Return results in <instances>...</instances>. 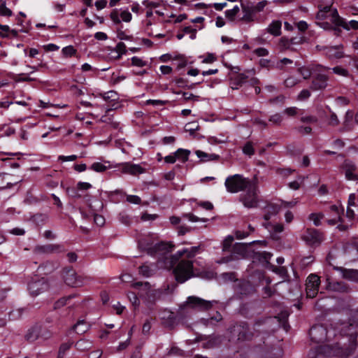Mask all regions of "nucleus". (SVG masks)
<instances>
[{
    "label": "nucleus",
    "mask_w": 358,
    "mask_h": 358,
    "mask_svg": "<svg viewBox=\"0 0 358 358\" xmlns=\"http://www.w3.org/2000/svg\"><path fill=\"white\" fill-rule=\"evenodd\" d=\"M198 250V247L185 248L179 250L173 255V261H179L173 268V274L178 282L183 283L194 275L192 259L195 257Z\"/></svg>",
    "instance_id": "obj_1"
},
{
    "label": "nucleus",
    "mask_w": 358,
    "mask_h": 358,
    "mask_svg": "<svg viewBox=\"0 0 358 358\" xmlns=\"http://www.w3.org/2000/svg\"><path fill=\"white\" fill-rule=\"evenodd\" d=\"M341 17L336 8L331 7V5L319 6V11L317 14V24L324 29H330L332 25L338 27Z\"/></svg>",
    "instance_id": "obj_2"
},
{
    "label": "nucleus",
    "mask_w": 358,
    "mask_h": 358,
    "mask_svg": "<svg viewBox=\"0 0 358 358\" xmlns=\"http://www.w3.org/2000/svg\"><path fill=\"white\" fill-rule=\"evenodd\" d=\"M350 352L343 348L336 347L331 348L329 345H320L314 350H311L309 356L311 358H329L331 356L335 355L342 358L348 357Z\"/></svg>",
    "instance_id": "obj_3"
},
{
    "label": "nucleus",
    "mask_w": 358,
    "mask_h": 358,
    "mask_svg": "<svg viewBox=\"0 0 358 358\" xmlns=\"http://www.w3.org/2000/svg\"><path fill=\"white\" fill-rule=\"evenodd\" d=\"M252 180L243 177L240 174L228 176L224 182V186L228 192L235 194L245 190L250 185Z\"/></svg>",
    "instance_id": "obj_4"
},
{
    "label": "nucleus",
    "mask_w": 358,
    "mask_h": 358,
    "mask_svg": "<svg viewBox=\"0 0 358 358\" xmlns=\"http://www.w3.org/2000/svg\"><path fill=\"white\" fill-rule=\"evenodd\" d=\"M245 192L240 196V201L246 208H255L258 203V185L256 178H254L248 187L245 189Z\"/></svg>",
    "instance_id": "obj_5"
},
{
    "label": "nucleus",
    "mask_w": 358,
    "mask_h": 358,
    "mask_svg": "<svg viewBox=\"0 0 358 358\" xmlns=\"http://www.w3.org/2000/svg\"><path fill=\"white\" fill-rule=\"evenodd\" d=\"M48 282L43 278L32 279L28 284L29 292L33 296H38L41 293L48 290Z\"/></svg>",
    "instance_id": "obj_6"
},
{
    "label": "nucleus",
    "mask_w": 358,
    "mask_h": 358,
    "mask_svg": "<svg viewBox=\"0 0 358 358\" xmlns=\"http://www.w3.org/2000/svg\"><path fill=\"white\" fill-rule=\"evenodd\" d=\"M247 245L238 243H236L231 249L230 257H223L219 263H227L231 260L244 258L247 255Z\"/></svg>",
    "instance_id": "obj_7"
},
{
    "label": "nucleus",
    "mask_w": 358,
    "mask_h": 358,
    "mask_svg": "<svg viewBox=\"0 0 358 358\" xmlns=\"http://www.w3.org/2000/svg\"><path fill=\"white\" fill-rule=\"evenodd\" d=\"M330 333V331H327L324 327L317 325L310 329L309 334L313 341L317 343H323L328 340V334Z\"/></svg>",
    "instance_id": "obj_8"
},
{
    "label": "nucleus",
    "mask_w": 358,
    "mask_h": 358,
    "mask_svg": "<svg viewBox=\"0 0 358 358\" xmlns=\"http://www.w3.org/2000/svg\"><path fill=\"white\" fill-rule=\"evenodd\" d=\"M320 283V277L315 274L308 275L306 283V291L307 296L314 298L318 293L319 285Z\"/></svg>",
    "instance_id": "obj_9"
},
{
    "label": "nucleus",
    "mask_w": 358,
    "mask_h": 358,
    "mask_svg": "<svg viewBox=\"0 0 358 358\" xmlns=\"http://www.w3.org/2000/svg\"><path fill=\"white\" fill-rule=\"evenodd\" d=\"M65 282L71 287H80L84 285L85 279L82 275H78L73 269H69L64 275Z\"/></svg>",
    "instance_id": "obj_10"
},
{
    "label": "nucleus",
    "mask_w": 358,
    "mask_h": 358,
    "mask_svg": "<svg viewBox=\"0 0 358 358\" xmlns=\"http://www.w3.org/2000/svg\"><path fill=\"white\" fill-rule=\"evenodd\" d=\"M342 172L348 180H358V174L356 173V165L350 159H345L341 166Z\"/></svg>",
    "instance_id": "obj_11"
},
{
    "label": "nucleus",
    "mask_w": 358,
    "mask_h": 358,
    "mask_svg": "<svg viewBox=\"0 0 358 358\" xmlns=\"http://www.w3.org/2000/svg\"><path fill=\"white\" fill-rule=\"evenodd\" d=\"M302 238L310 245H317L322 241V236L315 229H307Z\"/></svg>",
    "instance_id": "obj_12"
},
{
    "label": "nucleus",
    "mask_w": 358,
    "mask_h": 358,
    "mask_svg": "<svg viewBox=\"0 0 358 358\" xmlns=\"http://www.w3.org/2000/svg\"><path fill=\"white\" fill-rule=\"evenodd\" d=\"M110 16L115 23H120L121 21L129 22L132 18L131 13L127 9H115Z\"/></svg>",
    "instance_id": "obj_13"
},
{
    "label": "nucleus",
    "mask_w": 358,
    "mask_h": 358,
    "mask_svg": "<svg viewBox=\"0 0 358 358\" xmlns=\"http://www.w3.org/2000/svg\"><path fill=\"white\" fill-rule=\"evenodd\" d=\"M212 303L213 301H205L196 296H189L187 300V305L201 310L208 309L211 307Z\"/></svg>",
    "instance_id": "obj_14"
},
{
    "label": "nucleus",
    "mask_w": 358,
    "mask_h": 358,
    "mask_svg": "<svg viewBox=\"0 0 358 358\" xmlns=\"http://www.w3.org/2000/svg\"><path fill=\"white\" fill-rule=\"evenodd\" d=\"M121 166V172L125 174L137 175L144 172V169L139 164L125 162L119 164Z\"/></svg>",
    "instance_id": "obj_15"
},
{
    "label": "nucleus",
    "mask_w": 358,
    "mask_h": 358,
    "mask_svg": "<svg viewBox=\"0 0 358 358\" xmlns=\"http://www.w3.org/2000/svg\"><path fill=\"white\" fill-rule=\"evenodd\" d=\"M330 211L333 217L327 220V222L329 224L334 225L341 222V215L343 213V208L336 205H333L330 207Z\"/></svg>",
    "instance_id": "obj_16"
},
{
    "label": "nucleus",
    "mask_w": 358,
    "mask_h": 358,
    "mask_svg": "<svg viewBox=\"0 0 358 358\" xmlns=\"http://www.w3.org/2000/svg\"><path fill=\"white\" fill-rule=\"evenodd\" d=\"M50 336V333H43L41 330H39L37 327L33 328L29 331V332L26 335V338L28 341H34L37 339L38 337H42L43 338H48Z\"/></svg>",
    "instance_id": "obj_17"
},
{
    "label": "nucleus",
    "mask_w": 358,
    "mask_h": 358,
    "mask_svg": "<svg viewBox=\"0 0 358 358\" xmlns=\"http://www.w3.org/2000/svg\"><path fill=\"white\" fill-rule=\"evenodd\" d=\"M278 203H269L264 208V219L268 221L271 217L275 215L280 210Z\"/></svg>",
    "instance_id": "obj_18"
},
{
    "label": "nucleus",
    "mask_w": 358,
    "mask_h": 358,
    "mask_svg": "<svg viewBox=\"0 0 358 358\" xmlns=\"http://www.w3.org/2000/svg\"><path fill=\"white\" fill-rule=\"evenodd\" d=\"M343 48L342 45L332 46L327 48L326 55L331 59H338L343 57Z\"/></svg>",
    "instance_id": "obj_19"
},
{
    "label": "nucleus",
    "mask_w": 358,
    "mask_h": 358,
    "mask_svg": "<svg viewBox=\"0 0 358 358\" xmlns=\"http://www.w3.org/2000/svg\"><path fill=\"white\" fill-rule=\"evenodd\" d=\"M246 328L239 325L234 326L231 330V334L235 337H237L238 340H245L250 338V336L246 334Z\"/></svg>",
    "instance_id": "obj_20"
},
{
    "label": "nucleus",
    "mask_w": 358,
    "mask_h": 358,
    "mask_svg": "<svg viewBox=\"0 0 358 358\" xmlns=\"http://www.w3.org/2000/svg\"><path fill=\"white\" fill-rule=\"evenodd\" d=\"M327 86V78L325 76L320 74L313 81L311 89L313 90H322Z\"/></svg>",
    "instance_id": "obj_21"
},
{
    "label": "nucleus",
    "mask_w": 358,
    "mask_h": 358,
    "mask_svg": "<svg viewBox=\"0 0 358 358\" xmlns=\"http://www.w3.org/2000/svg\"><path fill=\"white\" fill-rule=\"evenodd\" d=\"M196 155L202 162H207L210 161H214L219 159V155L215 154H208L201 150H196L195 152Z\"/></svg>",
    "instance_id": "obj_22"
},
{
    "label": "nucleus",
    "mask_w": 358,
    "mask_h": 358,
    "mask_svg": "<svg viewBox=\"0 0 358 358\" xmlns=\"http://www.w3.org/2000/svg\"><path fill=\"white\" fill-rule=\"evenodd\" d=\"M282 23L280 20H274L267 27V31L271 34L278 36L281 34Z\"/></svg>",
    "instance_id": "obj_23"
},
{
    "label": "nucleus",
    "mask_w": 358,
    "mask_h": 358,
    "mask_svg": "<svg viewBox=\"0 0 358 358\" xmlns=\"http://www.w3.org/2000/svg\"><path fill=\"white\" fill-rule=\"evenodd\" d=\"M112 166H110L109 162H105L104 163L102 162H94L91 166L90 169L93 170L95 172L97 173H101L107 169H111Z\"/></svg>",
    "instance_id": "obj_24"
},
{
    "label": "nucleus",
    "mask_w": 358,
    "mask_h": 358,
    "mask_svg": "<svg viewBox=\"0 0 358 358\" xmlns=\"http://www.w3.org/2000/svg\"><path fill=\"white\" fill-rule=\"evenodd\" d=\"M338 27H341L348 31L350 29L357 30L358 29V21L350 20L349 22H345L343 18L341 17V22H339Z\"/></svg>",
    "instance_id": "obj_25"
},
{
    "label": "nucleus",
    "mask_w": 358,
    "mask_h": 358,
    "mask_svg": "<svg viewBox=\"0 0 358 358\" xmlns=\"http://www.w3.org/2000/svg\"><path fill=\"white\" fill-rule=\"evenodd\" d=\"M125 52V46L124 43H119L115 49L112 50L110 52L111 57L113 59H119L121 56Z\"/></svg>",
    "instance_id": "obj_26"
},
{
    "label": "nucleus",
    "mask_w": 358,
    "mask_h": 358,
    "mask_svg": "<svg viewBox=\"0 0 358 358\" xmlns=\"http://www.w3.org/2000/svg\"><path fill=\"white\" fill-rule=\"evenodd\" d=\"M341 271L342 272V275L344 278L352 281L358 280V271L343 268H341Z\"/></svg>",
    "instance_id": "obj_27"
},
{
    "label": "nucleus",
    "mask_w": 358,
    "mask_h": 358,
    "mask_svg": "<svg viewBox=\"0 0 358 358\" xmlns=\"http://www.w3.org/2000/svg\"><path fill=\"white\" fill-rule=\"evenodd\" d=\"M190 151L186 149L179 148L176 151V160L185 163L189 159Z\"/></svg>",
    "instance_id": "obj_28"
},
{
    "label": "nucleus",
    "mask_w": 358,
    "mask_h": 358,
    "mask_svg": "<svg viewBox=\"0 0 358 358\" xmlns=\"http://www.w3.org/2000/svg\"><path fill=\"white\" fill-rule=\"evenodd\" d=\"M138 245L141 248L145 250H148V252H150V254L152 253V250L153 248H155V249H158L161 247V245L158 243H154L153 242L150 243H146L145 240L144 239L139 241Z\"/></svg>",
    "instance_id": "obj_29"
},
{
    "label": "nucleus",
    "mask_w": 358,
    "mask_h": 358,
    "mask_svg": "<svg viewBox=\"0 0 358 358\" xmlns=\"http://www.w3.org/2000/svg\"><path fill=\"white\" fill-rule=\"evenodd\" d=\"M92 343L90 341L86 339H81L76 344V348L80 351H85L90 349Z\"/></svg>",
    "instance_id": "obj_30"
},
{
    "label": "nucleus",
    "mask_w": 358,
    "mask_h": 358,
    "mask_svg": "<svg viewBox=\"0 0 358 358\" xmlns=\"http://www.w3.org/2000/svg\"><path fill=\"white\" fill-rule=\"evenodd\" d=\"M264 226L265 228H266L269 231L274 232V233H281L284 227L282 224H272L270 222H267L264 224Z\"/></svg>",
    "instance_id": "obj_31"
},
{
    "label": "nucleus",
    "mask_w": 358,
    "mask_h": 358,
    "mask_svg": "<svg viewBox=\"0 0 358 358\" xmlns=\"http://www.w3.org/2000/svg\"><path fill=\"white\" fill-rule=\"evenodd\" d=\"M74 297L75 295H69L68 296L61 298L55 303V308H59L65 305L71 306L72 305L71 301L74 299Z\"/></svg>",
    "instance_id": "obj_32"
},
{
    "label": "nucleus",
    "mask_w": 358,
    "mask_h": 358,
    "mask_svg": "<svg viewBox=\"0 0 358 358\" xmlns=\"http://www.w3.org/2000/svg\"><path fill=\"white\" fill-rule=\"evenodd\" d=\"M88 329V325L84 321H79L73 326V330L78 334L86 332Z\"/></svg>",
    "instance_id": "obj_33"
},
{
    "label": "nucleus",
    "mask_w": 358,
    "mask_h": 358,
    "mask_svg": "<svg viewBox=\"0 0 358 358\" xmlns=\"http://www.w3.org/2000/svg\"><path fill=\"white\" fill-rule=\"evenodd\" d=\"M255 12L254 10H250L246 8H243V15L242 20L245 22H251L254 20Z\"/></svg>",
    "instance_id": "obj_34"
},
{
    "label": "nucleus",
    "mask_w": 358,
    "mask_h": 358,
    "mask_svg": "<svg viewBox=\"0 0 358 358\" xmlns=\"http://www.w3.org/2000/svg\"><path fill=\"white\" fill-rule=\"evenodd\" d=\"M103 99L106 101H115L118 100V95L115 91H109L103 94Z\"/></svg>",
    "instance_id": "obj_35"
},
{
    "label": "nucleus",
    "mask_w": 358,
    "mask_h": 358,
    "mask_svg": "<svg viewBox=\"0 0 358 358\" xmlns=\"http://www.w3.org/2000/svg\"><path fill=\"white\" fill-rule=\"evenodd\" d=\"M131 64L137 67H143L148 64V62L142 58L134 56L131 59Z\"/></svg>",
    "instance_id": "obj_36"
},
{
    "label": "nucleus",
    "mask_w": 358,
    "mask_h": 358,
    "mask_svg": "<svg viewBox=\"0 0 358 358\" xmlns=\"http://www.w3.org/2000/svg\"><path fill=\"white\" fill-rule=\"evenodd\" d=\"M299 201L297 199H294L290 201H281L280 203H278L280 209L281 208H290L294 207Z\"/></svg>",
    "instance_id": "obj_37"
},
{
    "label": "nucleus",
    "mask_w": 358,
    "mask_h": 358,
    "mask_svg": "<svg viewBox=\"0 0 358 358\" xmlns=\"http://www.w3.org/2000/svg\"><path fill=\"white\" fill-rule=\"evenodd\" d=\"M323 218V215L321 213H312L309 216V220L313 222L315 226H319L321 224V220Z\"/></svg>",
    "instance_id": "obj_38"
},
{
    "label": "nucleus",
    "mask_w": 358,
    "mask_h": 358,
    "mask_svg": "<svg viewBox=\"0 0 358 358\" xmlns=\"http://www.w3.org/2000/svg\"><path fill=\"white\" fill-rule=\"evenodd\" d=\"M239 10V7L238 6H234L233 8L227 10L225 11V15L229 20H233Z\"/></svg>",
    "instance_id": "obj_39"
},
{
    "label": "nucleus",
    "mask_w": 358,
    "mask_h": 358,
    "mask_svg": "<svg viewBox=\"0 0 358 358\" xmlns=\"http://www.w3.org/2000/svg\"><path fill=\"white\" fill-rule=\"evenodd\" d=\"M233 241H234V238L232 236H229L228 237H227L223 241V244H222L223 251L231 252V250L230 249L232 245Z\"/></svg>",
    "instance_id": "obj_40"
},
{
    "label": "nucleus",
    "mask_w": 358,
    "mask_h": 358,
    "mask_svg": "<svg viewBox=\"0 0 358 358\" xmlns=\"http://www.w3.org/2000/svg\"><path fill=\"white\" fill-rule=\"evenodd\" d=\"M62 52L65 57H69L76 53V50L72 45H69L63 48Z\"/></svg>",
    "instance_id": "obj_41"
},
{
    "label": "nucleus",
    "mask_w": 358,
    "mask_h": 358,
    "mask_svg": "<svg viewBox=\"0 0 358 358\" xmlns=\"http://www.w3.org/2000/svg\"><path fill=\"white\" fill-rule=\"evenodd\" d=\"M298 71L303 79L309 78L312 73V70L310 68L306 66L299 68Z\"/></svg>",
    "instance_id": "obj_42"
},
{
    "label": "nucleus",
    "mask_w": 358,
    "mask_h": 358,
    "mask_svg": "<svg viewBox=\"0 0 358 358\" xmlns=\"http://www.w3.org/2000/svg\"><path fill=\"white\" fill-rule=\"evenodd\" d=\"M206 338L208 339L207 342L202 343V346L205 348H213L218 343L217 338H216L215 337H213V338L208 337V338Z\"/></svg>",
    "instance_id": "obj_43"
},
{
    "label": "nucleus",
    "mask_w": 358,
    "mask_h": 358,
    "mask_svg": "<svg viewBox=\"0 0 358 358\" xmlns=\"http://www.w3.org/2000/svg\"><path fill=\"white\" fill-rule=\"evenodd\" d=\"M303 180H304V178L299 177L297 178V180L290 182L289 183V187L292 189L296 190L300 187V186L303 183Z\"/></svg>",
    "instance_id": "obj_44"
},
{
    "label": "nucleus",
    "mask_w": 358,
    "mask_h": 358,
    "mask_svg": "<svg viewBox=\"0 0 358 358\" xmlns=\"http://www.w3.org/2000/svg\"><path fill=\"white\" fill-rule=\"evenodd\" d=\"M299 83V80L294 76L288 77L284 82L287 87H292Z\"/></svg>",
    "instance_id": "obj_45"
},
{
    "label": "nucleus",
    "mask_w": 358,
    "mask_h": 358,
    "mask_svg": "<svg viewBox=\"0 0 358 358\" xmlns=\"http://www.w3.org/2000/svg\"><path fill=\"white\" fill-rule=\"evenodd\" d=\"M0 14L3 16L10 17L12 15V11L6 6V2L3 1L0 6Z\"/></svg>",
    "instance_id": "obj_46"
},
{
    "label": "nucleus",
    "mask_w": 358,
    "mask_h": 358,
    "mask_svg": "<svg viewBox=\"0 0 358 358\" xmlns=\"http://www.w3.org/2000/svg\"><path fill=\"white\" fill-rule=\"evenodd\" d=\"M292 60L288 58H283L275 64V67L278 69H282L284 65L292 64Z\"/></svg>",
    "instance_id": "obj_47"
},
{
    "label": "nucleus",
    "mask_w": 358,
    "mask_h": 358,
    "mask_svg": "<svg viewBox=\"0 0 358 358\" xmlns=\"http://www.w3.org/2000/svg\"><path fill=\"white\" fill-rule=\"evenodd\" d=\"M327 289L334 291H343L344 287L340 282H329L327 285Z\"/></svg>",
    "instance_id": "obj_48"
},
{
    "label": "nucleus",
    "mask_w": 358,
    "mask_h": 358,
    "mask_svg": "<svg viewBox=\"0 0 358 358\" xmlns=\"http://www.w3.org/2000/svg\"><path fill=\"white\" fill-rule=\"evenodd\" d=\"M110 105L109 106V107L106 109V113L107 114H109V113L113 110H117L121 108V104L118 101V100L115 101H110Z\"/></svg>",
    "instance_id": "obj_49"
},
{
    "label": "nucleus",
    "mask_w": 358,
    "mask_h": 358,
    "mask_svg": "<svg viewBox=\"0 0 358 358\" xmlns=\"http://www.w3.org/2000/svg\"><path fill=\"white\" fill-rule=\"evenodd\" d=\"M152 270L149 266L143 265L139 268V273L143 276L148 277L151 275Z\"/></svg>",
    "instance_id": "obj_50"
},
{
    "label": "nucleus",
    "mask_w": 358,
    "mask_h": 358,
    "mask_svg": "<svg viewBox=\"0 0 358 358\" xmlns=\"http://www.w3.org/2000/svg\"><path fill=\"white\" fill-rule=\"evenodd\" d=\"M243 152L244 154L250 155V156L253 155L254 154V148H253L252 143H247L243 148Z\"/></svg>",
    "instance_id": "obj_51"
},
{
    "label": "nucleus",
    "mask_w": 358,
    "mask_h": 358,
    "mask_svg": "<svg viewBox=\"0 0 358 358\" xmlns=\"http://www.w3.org/2000/svg\"><path fill=\"white\" fill-rule=\"evenodd\" d=\"M128 298L134 306L136 307L139 305V299L135 293L129 292Z\"/></svg>",
    "instance_id": "obj_52"
},
{
    "label": "nucleus",
    "mask_w": 358,
    "mask_h": 358,
    "mask_svg": "<svg viewBox=\"0 0 358 358\" xmlns=\"http://www.w3.org/2000/svg\"><path fill=\"white\" fill-rule=\"evenodd\" d=\"M78 156L76 155H69V156H64V155H59L58 157V160L61 161L62 162H73L77 159Z\"/></svg>",
    "instance_id": "obj_53"
},
{
    "label": "nucleus",
    "mask_w": 358,
    "mask_h": 358,
    "mask_svg": "<svg viewBox=\"0 0 358 358\" xmlns=\"http://www.w3.org/2000/svg\"><path fill=\"white\" fill-rule=\"evenodd\" d=\"M77 189L80 191L87 190L92 187V185L86 182H79L77 184Z\"/></svg>",
    "instance_id": "obj_54"
},
{
    "label": "nucleus",
    "mask_w": 358,
    "mask_h": 358,
    "mask_svg": "<svg viewBox=\"0 0 358 358\" xmlns=\"http://www.w3.org/2000/svg\"><path fill=\"white\" fill-rule=\"evenodd\" d=\"M216 60V57L213 53H208V55L203 57L202 63L211 64Z\"/></svg>",
    "instance_id": "obj_55"
},
{
    "label": "nucleus",
    "mask_w": 358,
    "mask_h": 358,
    "mask_svg": "<svg viewBox=\"0 0 358 358\" xmlns=\"http://www.w3.org/2000/svg\"><path fill=\"white\" fill-rule=\"evenodd\" d=\"M72 345V343H62L59 348V356L61 357L62 355H63L66 351H67L71 346Z\"/></svg>",
    "instance_id": "obj_56"
},
{
    "label": "nucleus",
    "mask_w": 358,
    "mask_h": 358,
    "mask_svg": "<svg viewBox=\"0 0 358 358\" xmlns=\"http://www.w3.org/2000/svg\"><path fill=\"white\" fill-rule=\"evenodd\" d=\"M267 4H268L267 1H262L258 2L252 9L254 10V11L255 13L259 12V11L263 10Z\"/></svg>",
    "instance_id": "obj_57"
},
{
    "label": "nucleus",
    "mask_w": 358,
    "mask_h": 358,
    "mask_svg": "<svg viewBox=\"0 0 358 358\" xmlns=\"http://www.w3.org/2000/svg\"><path fill=\"white\" fill-rule=\"evenodd\" d=\"M146 104H151L154 106H162L166 103V101L158 99H149L145 102Z\"/></svg>",
    "instance_id": "obj_58"
},
{
    "label": "nucleus",
    "mask_w": 358,
    "mask_h": 358,
    "mask_svg": "<svg viewBox=\"0 0 358 358\" xmlns=\"http://www.w3.org/2000/svg\"><path fill=\"white\" fill-rule=\"evenodd\" d=\"M127 201L131 203L138 204L141 203V198L136 195H127Z\"/></svg>",
    "instance_id": "obj_59"
},
{
    "label": "nucleus",
    "mask_w": 358,
    "mask_h": 358,
    "mask_svg": "<svg viewBox=\"0 0 358 358\" xmlns=\"http://www.w3.org/2000/svg\"><path fill=\"white\" fill-rule=\"evenodd\" d=\"M55 249V247L52 245L41 246L37 248L38 251L41 252H52Z\"/></svg>",
    "instance_id": "obj_60"
},
{
    "label": "nucleus",
    "mask_w": 358,
    "mask_h": 358,
    "mask_svg": "<svg viewBox=\"0 0 358 358\" xmlns=\"http://www.w3.org/2000/svg\"><path fill=\"white\" fill-rule=\"evenodd\" d=\"M333 72L336 74L343 76H348V71L343 68L341 67H334L332 69Z\"/></svg>",
    "instance_id": "obj_61"
},
{
    "label": "nucleus",
    "mask_w": 358,
    "mask_h": 358,
    "mask_svg": "<svg viewBox=\"0 0 358 358\" xmlns=\"http://www.w3.org/2000/svg\"><path fill=\"white\" fill-rule=\"evenodd\" d=\"M94 221L98 226H103L105 223V219L102 215L95 214L94 215Z\"/></svg>",
    "instance_id": "obj_62"
},
{
    "label": "nucleus",
    "mask_w": 358,
    "mask_h": 358,
    "mask_svg": "<svg viewBox=\"0 0 358 358\" xmlns=\"http://www.w3.org/2000/svg\"><path fill=\"white\" fill-rule=\"evenodd\" d=\"M164 161L166 163H168V164L175 163L176 162V152L166 156L164 157Z\"/></svg>",
    "instance_id": "obj_63"
},
{
    "label": "nucleus",
    "mask_w": 358,
    "mask_h": 358,
    "mask_svg": "<svg viewBox=\"0 0 358 358\" xmlns=\"http://www.w3.org/2000/svg\"><path fill=\"white\" fill-rule=\"evenodd\" d=\"M310 96V93L308 90H303L298 95V99L303 101L308 99Z\"/></svg>",
    "instance_id": "obj_64"
}]
</instances>
